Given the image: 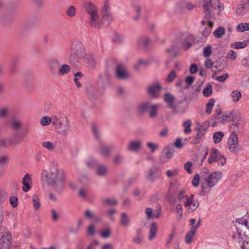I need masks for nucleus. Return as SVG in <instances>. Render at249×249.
<instances>
[{
  "label": "nucleus",
  "mask_w": 249,
  "mask_h": 249,
  "mask_svg": "<svg viewBox=\"0 0 249 249\" xmlns=\"http://www.w3.org/2000/svg\"><path fill=\"white\" fill-rule=\"evenodd\" d=\"M41 178L56 189L63 188L66 184L64 171L59 169L57 166L54 164L50 165L49 171L46 170L42 171Z\"/></svg>",
  "instance_id": "1"
},
{
  "label": "nucleus",
  "mask_w": 249,
  "mask_h": 249,
  "mask_svg": "<svg viewBox=\"0 0 249 249\" xmlns=\"http://www.w3.org/2000/svg\"><path fill=\"white\" fill-rule=\"evenodd\" d=\"M237 233L232 238L237 242L242 249H249V217L246 216L236 220Z\"/></svg>",
  "instance_id": "2"
},
{
  "label": "nucleus",
  "mask_w": 249,
  "mask_h": 249,
  "mask_svg": "<svg viewBox=\"0 0 249 249\" xmlns=\"http://www.w3.org/2000/svg\"><path fill=\"white\" fill-rule=\"evenodd\" d=\"M83 8L87 13L89 24L93 27L99 28L102 25L99 8L94 3L86 1L83 3Z\"/></svg>",
  "instance_id": "3"
},
{
  "label": "nucleus",
  "mask_w": 249,
  "mask_h": 249,
  "mask_svg": "<svg viewBox=\"0 0 249 249\" xmlns=\"http://www.w3.org/2000/svg\"><path fill=\"white\" fill-rule=\"evenodd\" d=\"M223 177V173L221 171H214L212 172L207 177L204 178V182L201 184V191L200 195L204 196L208 195L211 189L216 185Z\"/></svg>",
  "instance_id": "4"
},
{
  "label": "nucleus",
  "mask_w": 249,
  "mask_h": 249,
  "mask_svg": "<svg viewBox=\"0 0 249 249\" xmlns=\"http://www.w3.org/2000/svg\"><path fill=\"white\" fill-rule=\"evenodd\" d=\"M227 147L229 150L234 154H237L241 151L242 148L239 143L238 135L235 132L230 133L227 142Z\"/></svg>",
  "instance_id": "5"
},
{
  "label": "nucleus",
  "mask_w": 249,
  "mask_h": 249,
  "mask_svg": "<svg viewBox=\"0 0 249 249\" xmlns=\"http://www.w3.org/2000/svg\"><path fill=\"white\" fill-rule=\"evenodd\" d=\"M210 16H207V13H205L204 19L201 21L203 26L202 35L205 37H207L211 33L215 20L214 14H211Z\"/></svg>",
  "instance_id": "6"
},
{
  "label": "nucleus",
  "mask_w": 249,
  "mask_h": 249,
  "mask_svg": "<svg viewBox=\"0 0 249 249\" xmlns=\"http://www.w3.org/2000/svg\"><path fill=\"white\" fill-rule=\"evenodd\" d=\"M208 161L210 164L216 162L218 166H221L226 164V159L217 149L213 148L210 154Z\"/></svg>",
  "instance_id": "7"
},
{
  "label": "nucleus",
  "mask_w": 249,
  "mask_h": 249,
  "mask_svg": "<svg viewBox=\"0 0 249 249\" xmlns=\"http://www.w3.org/2000/svg\"><path fill=\"white\" fill-rule=\"evenodd\" d=\"M11 240V233L7 229L0 232V249H10Z\"/></svg>",
  "instance_id": "8"
},
{
  "label": "nucleus",
  "mask_w": 249,
  "mask_h": 249,
  "mask_svg": "<svg viewBox=\"0 0 249 249\" xmlns=\"http://www.w3.org/2000/svg\"><path fill=\"white\" fill-rule=\"evenodd\" d=\"M71 59L72 57L80 58L82 56L83 51L84 50L83 45L82 42L79 40L73 41L71 45Z\"/></svg>",
  "instance_id": "9"
},
{
  "label": "nucleus",
  "mask_w": 249,
  "mask_h": 249,
  "mask_svg": "<svg viewBox=\"0 0 249 249\" xmlns=\"http://www.w3.org/2000/svg\"><path fill=\"white\" fill-rule=\"evenodd\" d=\"M102 18V24L103 21L106 23L107 25L110 24L113 20V18L111 13L110 8L108 3L105 2L101 9Z\"/></svg>",
  "instance_id": "10"
},
{
  "label": "nucleus",
  "mask_w": 249,
  "mask_h": 249,
  "mask_svg": "<svg viewBox=\"0 0 249 249\" xmlns=\"http://www.w3.org/2000/svg\"><path fill=\"white\" fill-rule=\"evenodd\" d=\"M194 194H190V197L183 202L184 206L188 208L189 212H193L196 211L199 205L198 201L194 199Z\"/></svg>",
  "instance_id": "11"
},
{
  "label": "nucleus",
  "mask_w": 249,
  "mask_h": 249,
  "mask_svg": "<svg viewBox=\"0 0 249 249\" xmlns=\"http://www.w3.org/2000/svg\"><path fill=\"white\" fill-rule=\"evenodd\" d=\"M161 86L159 82L150 85L147 88L148 94L153 98H158L160 96Z\"/></svg>",
  "instance_id": "12"
},
{
  "label": "nucleus",
  "mask_w": 249,
  "mask_h": 249,
  "mask_svg": "<svg viewBox=\"0 0 249 249\" xmlns=\"http://www.w3.org/2000/svg\"><path fill=\"white\" fill-rule=\"evenodd\" d=\"M56 131L60 135L66 136L70 131L71 124L68 118L55 128Z\"/></svg>",
  "instance_id": "13"
},
{
  "label": "nucleus",
  "mask_w": 249,
  "mask_h": 249,
  "mask_svg": "<svg viewBox=\"0 0 249 249\" xmlns=\"http://www.w3.org/2000/svg\"><path fill=\"white\" fill-rule=\"evenodd\" d=\"M142 147V141L140 140H133L128 142L126 149L129 152L137 153L141 150Z\"/></svg>",
  "instance_id": "14"
},
{
  "label": "nucleus",
  "mask_w": 249,
  "mask_h": 249,
  "mask_svg": "<svg viewBox=\"0 0 249 249\" xmlns=\"http://www.w3.org/2000/svg\"><path fill=\"white\" fill-rule=\"evenodd\" d=\"M219 0H204L202 7L204 13H207V16H210L211 14H214L212 11L211 8L215 9L214 2H218Z\"/></svg>",
  "instance_id": "15"
},
{
  "label": "nucleus",
  "mask_w": 249,
  "mask_h": 249,
  "mask_svg": "<svg viewBox=\"0 0 249 249\" xmlns=\"http://www.w3.org/2000/svg\"><path fill=\"white\" fill-rule=\"evenodd\" d=\"M116 75L118 79H125L129 77L125 67L122 64L117 65L116 69Z\"/></svg>",
  "instance_id": "16"
},
{
  "label": "nucleus",
  "mask_w": 249,
  "mask_h": 249,
  "mask_svg": "<svg viewBox=\"0 0 249 249\" xmlns=\"http://www.w3.org/2000/svg\"><path fill=\"white\" fill-rule=\"evenodd\" d=\"M66 116L63 113H57L52 116V124L55 128L67 119Z\"/></svg>",
  "instance_id": "17"
},
{
  "label": "nucleus",
  "mask_w": 249,
  "mask_h": 249,
  "mask_svg": "<svg viewBox=\"0 0 249 249\" xmlns=\"http://www.w3.org/2000/svg\"><path fill=\"white\" fill-rule=\"evenodd\" d=\"M249 11V6L242 0L237 6L235 13L239 16H243Z\"/></svg>",
  "instance_id": "18"
},
{
  "label": "nucleus",
  "mask_w": 249,
  "mask_h": 249,
  "mask_svg": "<svg viewBox=\"0 0 249 249\" xmlns=\"http://www.w3.org/2000/svg\"><path fill=\"white\" fill-rule=\"evenodd\" d=\"M22 183L23 184L22 190L24 192H27L31 188L32 184V179L31 175L29 174L25 175L22 179Z\"/></svg>",
  "instance_id": "19"
},
{
  "label": "nucleus",
  "mask_w": 249,
  "mask_h": 249,
  "mask_svg": "<svg viewBox=\"0 0 249 249\" xmlns=\"http://www.w3.org/2000/svg\"><path fill=\"white\" fill-rule=\"evenodd\" d=\"M160 175L161 174L159 172L158 169L154 167L151 168L148 170V173L147 177L149 181L153 182L157 178H160Z\"/></svg>",
  "instance_id": "20"
},
{
  "label": "nucleus",
  "mask_w": 249,
  "mask_h": 249,
  "mask_svg": "<svg viewBox=\"0 0 249 249\" xmlns=\"http://www.w3.org/2000/svg\"><path fill=\"white\" fill-rule=\"evenodd\" d=\"M231 114L230 111L218 113L216 117V122L223 124L229 121V116Z\"/></svg>",
  "instance_id": "21"
},
{
  "label": "nucleus",
  "mask_w": 249,
  "mask_h": 249,
  "mask_svg": "<svg viewBox=\"0 0 249 249\" xmlns=\"http://www.w3.org/2000/svg\"><path fill=\"white\" fill-rule=\"evenodd\" d=\"M59 61L55 58H52L49 61V66L51 73L55 75L57 73V69L60 67Z\"/></svg>",
  "instance_id": "22"
},
{
  "label": "nucleus",
  "mask_w": 249,
  "mask_h": 249,
  "mask_svg": "<svg viewBox=\"0 0 249 249\" xmlns=\"http://www.w3.org/2000/svg\"><path fill=\"white\" fill-rule=\"evenodd\" d=\"M160 210H158L155 213L153 212V210L150 207H147L145 210V213L147 219L150 220L154 218H159L160 216Z\"/></svg>",
  "instance_id": "23"
},
{
  "label": "nucleus",
  "mask_w": 249,
  "mask_h": 249,
  "mask_svg": "<svg viewBox=\"0 0 249 249\" xmlns=\"http://www.w3.org/2000/svg\"><path fill=\"white\" fill-rule=\"evenodd\" d=\"M14 138L13 137L2 138L0 139V147L8 148L14 144Z\"/></svg>",
  "instance_id": "24"
},
{
  "label": "nucleus",
  "mask_w": 249,
  "mask_h": 249,
  "mask_svg": "<svg viewBox=\"0 0 249 249\" xmlns=\"http://www.w3.org/2000/svg\"><path fill=\"white\" fill-rule=\"evenodd\" d=\"M233 123L230 125V128L233 130L232 132H235V133L237 134V132L239 131L240 129L244 127V121L241 118Z\"/></svg>",
  "instance_id": "25"
},
{
  "label": "nucleus",
  "mask_w": 249,
  "mask_h": 249,
  "mask_svg": "<svg viewBox=\"0 0 249 249\" xmlns=\"http://www.w3.org/2000/svg\"><path fill=\"white\" fill-rule=\"evenodd\" d=\"M193 37L192 36L189 35H184L182 40V45L183 46V48L187 50L189 48H190L191 46V41L193 40Z\"/></svg>",
  "instance_id": "26"
},
{
  "label": "nucleus",
  "mask_w": 249,
  "mask_h": 249,
  "mask_svg": "<svg viewBox=\"0 0 249 249\" xmlns=\"http://www.w3.org/2000/svg\"><path fill=\"white\" fill-rule=\"evenodd\" d=\"M158 232V227L155 222H153L149 226V231L148 234V239L150 241L154 240L157 235Z\"/></svg>",
  "instance_id": "27"
},
{
  "label": "nucleus",
  "mask_w": 249,
  "mask_h": 249,
  "mask_svg": "<svg viewBox=\"0 0 249 249\" xmlns=\"http://www.w3.org/2000/svg\"><path fill=\"white\" fill-rule=\"evenodd\" d=\"M190 197L187 191L185 189H181L178 191L177 195V198L179 202H184Z\"/></svg>",
  "instance_id": "28"
},
{
  "label": "nucleus",
  "mask_w": 249,
  "mask_h": 249,
  "mask_svg": "<svg viewBox=\"0 0 249 249\" xmlns=\"http://www.w3.org/2000/svg\"><path fill=\"white\" fill-rule=\"evenodd\" d=\"M165 102L168 105L169 107L174 108L175 105L174 104V96L170 93H167L163 96Z\"/></svg>",
  "instance_id": "29"
},
{
  "label": "nucleus",
  "mask_w": 249,
  "mask_h": 249,
  "mask_svg": "<svg viewBox=\"0 0 249 249\" xmlns=\"http://www.w3.org/2000/svg\"><path fill=\"white\" fill-rule=\"evenodd\" d=\"M120 223L124 227H127L130 225V219L126 213H122L121 214Z\"/></svg>",
  "instance_id": "30"
},
{
  "label": "nucleus",
  "mask_w": 249,
  "mask_h": 249,
  "mask_svg": "<svg viewBox=\"0 0 249 249\" xmlns=\"http://www.w3.org/2000/svg\"><path fill=\"white\" fill-rule=\"evenodd\" d=\"M196 231V228H191L190 230L187 231L185 238V241L186 244H190L192 242L193 237Z\"/></svg>",
  "instance_id": "31"
},
{
  "label": "nucleus",
  "mask_w": 249,
  "mask_h": 249,
  "mask_svg": "<svg viewBox=\"0 0 249 249\" xmlns=\"http://www.w3.org/2000/svg\"><path fill=\"white\" fill-rule=\"evenodd\" d=\"M230 96L232 101L233 103H236L241 100L242 97V94L239 90L235 89L230 93Z\"/></svg>",
  "instance_id": "32"
},
{
  "label": "nucleus",
  "mask_w": 249,
  "mask_h": 249,
  "mask_svg": "<svg viewBox=\"0 0 249 249\" xmlns=\"http://www.w3.org/2000/svg\"><path fill=\"white\" fill-rule=\"evenodd\" d=\"M71 70V67L66 64H62V65H60V67L58 69V71L57 73L59 75H64L67 73H68Z\"/></svg>",
  "instance_id": "33"
},
{
  "label": "nucleus",
  "mask_w": 249,
  "mask_h": 249,
  "mask_svg": "<svg viewBox=\"0 0 249 249\" xmlns=\"http://www.w3.org/2000/svg\"><path fill=\"white\" fill-rule=\"evenodd\" d=\"M159 107L160 105L159 104H150L148 109L150 118H154L156 116Z\"/></svg>",
  "instance_id": "34"
},
{
  "label": "nucleus",
  "mask_w": 249,
  "mask_h": 249,
  "mask_svg": "<svg viewBox=\"0 0 249 249\" xmlns=\"http://www.w3.org/2000/svg\"><path fill=\"white\" fill-rule=\"evenodd\" d=\"M42 146L49 151H53L56 148V144L50 141H44L42 142Z\"/></svg>",
  "instance_id": "35"
},
{
  "label": "nucleus",
  "mask_w": 249,
  "mask_h": 249,
  "mask_svg": "<svg viewBox=\"0 0 249 249\" xmlns=\"http://www.w3.org/2000/svg\"><path fill=\"white\" fill-rule=\"evenodd\" d=\"M230 113L231 114L229 116V121L234 122L242 118L241 114L238 111H230Z\"/></svg>",
  "instance_id": "36"
},
{
  "label": "nucleus",
  "mask_w": 249,
  "mask_h": 249,
  "mask_svg": "<svg viewBox=\"0 0 249 249\" xmlns=\"http://www.w3.org/2000/svg\"><path fill=\"white\" fill-rule=\"evenodd\" d=\"M224 134L222 131H217L213 134V140L214 143H219L223 139Z\"/></svg>",
  "instance_id": "37"
},
{
  "label": "nucleus",
  "mask_w": 249,
  "mask_h": 249,
  "mask_svg": "<svg viewBox=\"0 0 249 249\" xmlns=\"http://www.w3.org/2000/svg\"><path fill=\"white\" fill-rule=\"evenodd\" d=\"M32 203L34 209L36 210H38L41 204L40 202V198L38 195H34L32 196Z\"/></svg>",
  "instance_id": "38"
},
{
  "label": "nucleus",
  "mask_w": 249,
  "mask_h": 249,
  "mask_svg": "<svg viewBox=\"0 0 249 249\" xmlns=\"http://www.w3.org/2000/svg\"><path fill=\"white\" fill-rule=\"evenodd\" d=\"M248 40H244L242 42H236L231 44V47L236 49H242L246 47L249 44Z\"/></svg>",
  "instance_id": "39"
},
{
  "label": "nucleus",
  "mask_w": 249,
  "mask_h": 249,
  "mask_svg": "<svg viewBox=\"0 0 249 249\" xmlns=\"http://www.w3.org/2000/svg\"><path fill=\"white\" fill-rule=\"evenodd\" d=\"M205 131L204 130L200 129L197 128V133L196 135L195 136L194 143L195 144H196L198 143L199 141L198 140L201 139L202 137L205 135L206 134Z\"/></svg>",
  "instance_id": "40"
},
{
  "label": "nucleus",
  "mask_w": 249,
  "mask_h": 249,
  "mask_svg": "<svg viewBox=\"0 0 249 249\" xmlns=\"http://www.w3.org/2000/svg\"><path fill=\"white\" fill-rule=\"evenodd\" d=\"M215 100L213 98H211L209 100L208 102L206 105V113L209 115L211 113L212 108L214 105Z\"/></svg>",
  "instance_id": "41"
},
{
  "label": "nucleus",
  "mask_w": 249,
  "mask_h": 249,
  "mask_svg": "<svg viewBox=\"0 0 249 249\" xmlns=\"http://www.w3.org/2000/svg\"><path fill=\"white\" fill-rule=\"evenodd\" d=\"M236 29L239 32L249 31V23H241L236 26Z\"/></svg>",
  "instance_id": "42"
},
{
  "label": "nucleus",
  "mask_w": 249,
  "mask_h": 249,
  "mask_svg": "<svg viewBox=\"0 0 249 249\" xmlns=\"http://www.w3.org/2000/svg\"><path fill=\"white\" fill-rule=\"evenodd\" d=\"M108 172L107 168L104 165H100L96 169L97 174L100 176H104L107 175Z\"/></svg>",
  "instance_id": "43"
},
{
  "label": "nucleus",
  "mask_w": 249,
  "mask_h": 249,
  "mask_svg": "<svg viewBox=\"0 0 249 249\" xmlns=\"http://www.w3.org/2000/svg\"><path fill=\"white\" fill-rule=\"evenodd\" d=\"M225 33V28L222 27H218L213 32V36L216 38H221Z\"/></svg>",
  "instance_id": "44"
},
{
  "label": "nucleus",
  "mask_w": 249,
  "mask_h": 249,
  "mask_svg": "<svg viewBox=\"0 0 249 249\" xmlns=\"http://www.w3.org/2000/svg\"><path fill=\"white\" fill-rule=\"evenodd\" d=\"M167 53L172 57L176 56L178 53V49L172 46L166 50Z\"/></svg>",
  "instance_id": "45"
},
{
  "label": "nucleus",
  "mask_w": 249,
  "mask_h": 249,
  "mask_svg": "<svg viewBox=\"0 0 249 249\" xmlns=\"http://www.w3.org/2000/svg\"><path fill=\"white\" fill-rule=\"evenodd\" d=\"M192 124V123L191 120H188L183 123V126L185 134H188L191 132V126Z\"/></svg>",
  "instance_id": "46"
},
{
  "label": "nucleus",
  "mask_w": 249,
  "mask_h": 249,
  "mask_svg": "<svg viewBox=\"0 0 249 249\" xmlns=\"http://www.w3.org/2000/svg\"><path fill=\"white\" fill-rule=\"evenodd\" d=\"M150 104L149 103H143L140 104L138 106V111L141 113L148 111Z\"/></svg>",
  "instance_id": "47"
},
{
  "label": "nucleus",
  "mask_w": 249,
  "mask_h": 249,
  "mask_svg": "<svg viewBox=\"0 0 249 249\" xmlns=\"http://www.w3.org/2000/svg\"><path fill=\"white\" fill-rule=\"evenodd\" d=\"M40 124L43 126L49 125L51 123H52V116H45L42 117L40 121Z\"/></svg>",
  "instance_id": "48"
},
{
  "label": "nucleus",
  "mask_w": 249,
  "mask_h": 249,
  "mask_svg": "<svg viewBox=\"0 0 249 249\" xmlns=\"http://www.w3.org/2000/svg\"><path fill=\"white\" fill-rule=\"evenodd\" d=\"M212 53V47L210 45H206L203 48V54L205 57H209L211 55Z\"/></svg>",
  "instance_id": "49"
},
{
  "label": "nucleus",
  "mask_w": 249,
  "mask_h": 249,
  "mask_svg": "<svg viewBox=\"0 0 249 249\" xmlns=\"http://www.w3.org/2000/svg\"><path fill=\"white\" fill-rule=\"evenodd\" d=\"M76 14V9L73 6H70L66 10V14L70 17H73Z\"/></svg>",
  "instance_id": "50"
},
{
  "label": "nucleus",
  "mask_w": 249,
  "mask_h": 249,
  "mask_svg": "<svg viewBox=\"0 0 249 249\" xmlns=\"http://www.w3.org/2000/svg\"><path fill=\"white\" fill-rule=\"evenodd\" d=\"M150 40L148 37H142L138 40V44L141 47H145L149 42Z\"/></svg>",
  "instance_id": "51"
},
{
  "label": "nucleus",
  "mask_w": 249,
  "mask_h": 249,
  "mask_svg": "<svg viewBox=\"0 0 249 249\" xmlns=\"http://www.w3.org/2000/svg\"><path fill=\"white\" fill-rule=\"evenodd\" d=\"M110 149L107 146H103L99 150V153L104 156H107L110 153Z\"/></svg>",
  "instance_id": "52"
},
{
  "label": "nucleus",
  "mask_w": 249,
  "mask_h": 249,
  "mask_svg": "<svg viewBox=\"0 0 249 249\" xmlns=\"http://www.w3.org/2000/svg\"><path fill=\"white\" fill-rule=\"evenodd\" d=\"M226 57L231 60H235L237 57V53L233 50H230L227 53Z\"/></svg>",
  "instance_id": "53"
},
{
  "label": "nucleus",
  "mask_w": 249,
  "mask_h": 249,
  "mask_svg": "<svg viewBox=\"0 0 249 249\" xmlns=\"http://www.w3.org/2000/svg\"><path fill=\"white\" fill-rule=\"evenodd\" d=\"M212 92V87L211 85H208L205 88L203 91V95L205 97H208L211 95Z\"/></svg>",
  "instance_id": "54"
},
{
  "label": "nucleus",
  "mask_w": 249,
  "mask_h": 249,
  "mask_svg": "<svg viewBox=\"0 0 249 249\" xmlns=\"http://www.w3.org/2000/svg\"><path fill=\"white\" fill-rule=\"evenodd\" d=\"M196 223V220L195 218H192L190 220V226H191V228H196V231H197V229L199 227L200 223H201V219H199L195 225V224Z\"/></svg>",
  "instance_id": "55"
},
{
  "label": "nucleus",
  "mask_w": 249,
  "mask_h": 249,
  "mask_svg": "<svg viewBox=\"0 0 249 249\" xmlns=\"http://www.w3.org/2000/svg\"><path fill=\"white\" fill-rule=\"evenodd\" d=\"M136 15L132 16V18L135 20H138L140 17L141 9L139 6H136L133 9Z\"/></svg>",
  "instance_id": "56"
},
{
  "label": "nucleus",
  "mask_w": 249,
  "mask_h": 249,
  "mask_svg": "<svg viewBox=\"0 0 249 249\" xmlns=\"http://www.w3.org/2000/svg\"><path fill=\"white\" fill-rule=\"evenodd\" d=\"M104 202L107 205L112 206L117 204V201L114 198H107L104 200Z\"/></svg>",
  "instance_id": "57"
},
{
  "label": "nucleus",
  "mask_w": 249,
  "mask_h": 249,
  "mask_svg": "<svg viewBox=\"0 0 249 249\" xmlns=\"http://www.w3.org/2000/svg\"><path fill=\"white\" fill-rule=\"evenodd\" d=\"M10 203L13 208H16L18 205V198L16 196H12L9 199Z\"/></svg>",
  "instance_id": "58"
},
{
  "label": "nucleus",
  "mask_w": 249,
  "mask_h": 249,
  "mask_svg": "<svg viewBox=\"0 0 249 249\" xmlns=\"http://www.w3.org/2000/svg\"><path fill=\"white\" fill-rule=\"evenodd\" d=\"M200 182V177L199 175L198 174H196L192 180V183L195 187H198Z\"/></svg>",
  "instance_id": "59"
},
{
  "label": "nucleus",
  "mask_w": 249,
  "mask_h": 249,
  "mask_svg": "<svg viewBox=\"0 0 249 249\" xmlns=\"http://www.w3.org/2000/svg\"><path fill=\"white\" fill-rule=\"evenodd\" d=\"M111 234V230L109 228H107L102 231L100 233L101 236L104 238H108Z\"/></svg>",
  "instance_id": "60"
},
{
  "label": "nucleus",
  "mask_w": 249,
  "mask_h": 249,
  "mask_svg": "<svg viewBox=\"0 0 249 249\" xmlns=\"http://www.w3.org/2000/svg\"><path fill=\"white\" fill-rule=\"evenodd\" d=\"M177 76V74L175 71H171L169 74H168L167 78V81L168 82L171 83L173 82L175 78Z\"/></svg>",
  "instance_id": "61"
},
{
  "label": "nucleus",
  "mask_w": 249,
  "mask_h": 249,
  "mask_svg": "<svg viewBox=\"0 0 249 249\" xmlns=\"http://www.w3.org/2000/svg\"><path fill=\"white\" fill-rule=\"evenodd\" d=\"M100 245V243L97 240H93L87 247L86 249H95V248Z\"/></svg>",
  "instance_id": "62"
},
{
  "label": "nucleus",
  "mask_w": 249,
  "mask_h": 249,
  "mask_svg": "<svg viewBox=\"0 0 249 249\" xmlns=\"http://www.w3.org/2000/svg\"><path fill=\"white\" fill-rule=\"evenodd\" d=\"M193 166V164L191 162L188 161L184 164V168L186 170L187 172L191 174L192 173L191 168Z\"/></svg>",
  "instance_id": "63"
},
{
  "label": "nucleus",
  "mask_w": 249,
  "mask_h": 249,
  "mask_svg": "<svg viewBox=\"0 0 249 249\" xmlns=\"http://www.w3.org/2000/svg\"><path fill=\"white\" fill-rule=\"evenodd\" d=\"M11 126L14 129H18L21 126V123L19 121L15 120L12 122Z\"/></svg>",
  "instance_id": "64"
}]
</instances>
